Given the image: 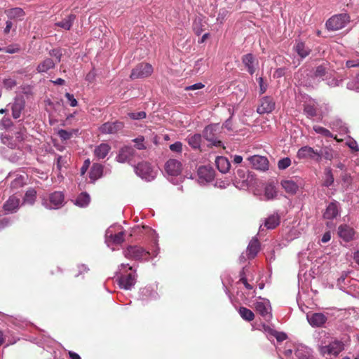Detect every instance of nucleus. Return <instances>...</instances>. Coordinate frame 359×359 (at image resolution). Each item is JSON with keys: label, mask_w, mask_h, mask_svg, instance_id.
Wrapping results in <instances>:
<instances>
[{"label": "nucleus", "mask_w": 359, "mask_h": 359, "mask_svg": "<svg viewBox=\"0 0 359 359\" xmlns=\"http://www.w3.org/2000/svg\"><path fill=\"white\" fill-rule=\"evenodd\" d=\"M276 339L278 341H283L287 339V335L283 332H276V334H274Z\"/></svg>", "instance_id": "obj_62"}, {"label": "nucleus", "mask_w": 359, "mask_h": 359, "mask_svg": "<svg viewBox=\"0 0 359 359\" xmlns=\"http://www.w3.org/2000/svg\"><path fill=\"white\" fill-rule=\"evenodd\" d=\"M203 136L214 146L220 147L222 145V142L216 138V126H206L203 131Z\"/></svg>", "instance_id": "obj_11"}, {"label": "nucleus", "mask_w": 359, "mask_h": 359, "mask_svg": "<svg viewBox=\"0 0 359 359\" xmlns=\"http://www.w3.org/2000/svg\"><path fill=\"white\" fill-rule=\"evenodd\" d=\"M321 158L323 157L327 160H331L333 158L332 150L329 148H325L323 151H320Z\"/></svg>", "instance_id": "obj_50"}, {"label": "nucleus", "mask_w": 359, "mask_h": 359, "mask_svg": "<svg viewBox=\"0 0 359 359\" xmlns=\"http://www.w3.org/2000/svg\"><path fill=\"white\" fill-rule=\"evenodd\" d=\"M304 111L308 117L313 118L317 115L316 108L313 105L306 104L304 106Z\"/></svg>", "instance_id": "obj_45"}, {"label": "nucleus", "mask_w": 359, "mask_h": 359, "mask_svg": "<svg viewBox=\"0 0 359 359\" xmlns=\"http://www.w3.org/2000/svg\"><path fill=\"white\" fill-rule=\"evenodd\" d=\"M307 320L312 327H320L324 325L327 318L322 313H314L307 315Z\"/></svg>", "instance_id": "obj_12"}, {"label": "nucleus", "mask_w": 359, "mask_h": 359, "mask_svg": "<svg viewBox=\"0 0 359 359\" xmlns=\"http://www.w3.org/2000/svg\"><path fill=\"white\" fill-rule=\"evenodd\" d=\"M111 150V147L107 143H102L94 149V155L99 159L105 158Z\"/></svg>", "instance_id": "obj_23"}, {"label": "nucleus", "mask_w": 359, "mask_h": 359, "mask_svg": "<svg viewBox=\"0 0 359 359\" xmlns=\"http://www.w3.org/2000/svg\"><path fill=\"white\" fill-rule=\"evenodd\" d=\"M313 129L316 133L322 135L323 136H324L325 137H333V135L331 133V132L329 130H327V128H323L322 126H314L313 127Z\"/></svg>", "instance_id": "obj_41"}, {"label": "nucleus", "mask_w": 359, "mask_h": 359, "mask_svg": "<svg viewBox=\"0 0 359 359\" xmlns=\"http://www.w3.org/2000/svg\"><path fill=\"white\" fill-rule=\"evenodd\" d=\"M344 349V344L343 341L334 339L327 345L321 344L318 351L321 355L327 359H332V357H337L339 354Z\"/></svg>", "instance_id": "obj_2"}, {"label": "nucleus", "mask_w": 359, "mask_h": 359, "mask_svg": "<svg viewBox=\"0 0 359 359\" xmlns=\"http://www.w3.org/2000/svg\"><path fill=\"white\" fill-rule=\"evenodd\" d=\"M181 163L175 159L168 160L165 165V170L170 175L175 176L180 172Z\"/></svg>", "instance_id": "obj_17"}, {"label": "nucleus", "mask_w": 359, "mask_h": 359, "mask_svg": "<svg viewBox=\"0 0 359 359\" xmlns=\"http://www.w3.org/2000/svg\"><path fill=\"white\" fill-rule=\"evenodd\" d=\"M153 71L154 69L151 65L142 62L132 69L130 77L132 79H145L150 76Z\"/></svg>", "instance_id": "obj_3"}, {"label": "nucleus", "mask_w": 359, "mask_h": 359, "mask_svg": "<svg viewBox=\"0 0 359 359\" xmlns=\"http://www.w3.org/2000/svg\"><path fill=\"white\" fill-rule=\"evenodd\" d=\"M297 156L299 159H312L317 162L321 160L320 151L309 146L301 147L297 151Z\"/></svg>", "instance_id": "obj_5"}, {"label": "nucleus", "mask_w": 359, "mask_h": 359, "mask_svg": "<svg viewBox=\"0 0 359 359\" xmlns=\"http://www.w3.org/2000/svg\"><path fill=\"white\" fill-rule=\"evenodd\" d=\"M54 62L52 59L47 58L41 62L37 67L39 72H46L48 70L54 67Z\"/></svg>", "instance_id": "obj_35"}, {"label": "nucleus", "mask_w": 359, "mask_h": 359, "mask_svg": "<svg viewBox=\"0 0 359 359\" xmlns=\"http://www.w3.org/2000/svg\"><path fill=\"white\" fill-rule=\"evenodd\" d=\"M90 161L89 159H86L83 162V164L82 167L81 168V175H83L86 172V171L88 170V169L90 166Z\"/></svg>", "instance_id": "obj_60"}, {"label": "nucleus", "mask_w": 359, "mask_h": 359, "mask_svg": "<svg viewBox=\"0 0 359 359\" xmlns=\"http://www.w3.org/2000/svg\"><path fill=\"white\" fill-rule=\"evenodd\" d=\"M337 233L344 241L348 242L353 238L355 231L346 224H341L338 227Z\"/></svg>", "instance_id": "obj_15"}, {"label": "nucleus", "mask_w": 359, "mask_h": 359, "mask_svg": "<svg viewBox=\"0 0 359 359\" xmlns=\"http://www.w3.org/2000/svg\"><path fill=\"white\" fill-rule=\"evenodd\" d=\"M339 203L337 201L331 202L326 208L323 217L325 219H333L339 215Z\"/></svg>", "instance_id": "obj_16"}, {"label": "nucleus", "mask_w": 359, "mask_h": 359, "mask_svg": "<svg viewBox=\"0 0 359 359\" xmlns=\"http://www.w3.org/2000/svg\"><path fill=\"white\" fill-rule=\"evenodd\" d=\"M240 276H241V278H240V282H241L244 285L245 287H246V289L248 290H252V287L251 285H250L248 283V280H247V278H245V273H244V271H242L240 273Z\"/></svg>", "instance_id": "obj_56"}, {"label": "nucleus", "mask_w": 359, "mask_h": 359, "mask_svg": "<svg viewBox=\"0 0 359 359\" xmlns=\"http://www.w3.org/2000/svg\"><path fill=\"white\" fill-rule=\"evenodd\" d=\"M280 224V218L278 215H271L265 221L264 226L269 229H275Z\"/></svg>", "instance_id": "obj_36"}, {"label": "nucleus", "mask_w": 359, "mask_h": 359, "mask_svg": "<svg viewBox=\"0 0 359 359\" xmlns=\"http://www.w3.org/2000/svg\"><path fill=\"white\" fill-rule=\"evenodd\" d=\"M20 200L18 197L13 195L4 204L3 208L8 213L17 212L20 207Z\"/></svg>", "instance_id": "obj_14"}, {"label": "nucleus", "mask_w": 359, "mask_h": 359, "mask_svg": "<svg viewBox=\"0 0 359 359\" xmlns=\"http://www.w3.org/2000/svg\"><path fill=\"white\" fill-rule=\"evenodd\" d=\"M135 154V149L130 146H124L120 149L116 156V161L123 163L130 162Z\"/></svg>", "instance_id": "obj_9"}, {"label": "nucleus", "mask_w": 359, "mask_h": 359, "mask_svg": "<svg viewBox=\"0 0 359 359\" xmlns=\"http://www.w3.org/2000/svg\"><path fill=\"white\" fill-rule=\"evenodd\" d=\"M198 175L199 179L205 182H209L214 180L215 172L214 170L207 166H201L198 170Z\"/></svg>", "instance_id": "obj_18"}, {"label": "nucleus", "mask_w": 359, "mask_h": 359, "mask_svg": "<svg viewBox=\"0 0 359 359\" xmlns=\"http://www.w3.org/2000/svg\"><path fill=\"white\" fill-rule=\"evenodd\" d=\"M88 270L84 264H77L70 270V275L72 278H76L83 276Z\"/></svg>", "instance_id": "obj_33"}, {"label": "nucleus", "mask_w": 359, "mask_h": 359, "mask_svg": "<svg viewBox=\"0 0 359 359\" xmlns=\"http://www.w3.org/2000/svg\"><path fill=\"white\" fill-rule=\"evenodd\" d=\"M124 231H120L115 234L110 233V231L107 232V238L108 241L112 242L114 244L122 243L124 241Z\"/></svg>", "instance_id": "obj_31"}, {"label": "nucleus", "mask_w": 359, "mask_h": 359, "mask_svg": "<svg viewBox=\"0 0 359 359\" xmlns=\"http://www.w3.org/2000/svg\"><path fill=\"white\" fill-rule=\"evenodd\" d=\"M327 67L325 65H319L316 68L313 75L316 78H318V77L323 78L325 76V74H327Z\"/></svg>", "instance_id": "obj_43"}, {"label": "nucleus", "mask_w": 359, "mask_h": 359, "mask_svg": "<svg viewBox=\"0 0 359 359\" xmlns=\"http://www.w3.org/2000/svg\"><path fill=\"white\" fill-rule=\"evenodd\" d=\"M3 83L4 87L7 89H11L16 86L15 81L11 78L4 79Z\"/></svg>", "instance_id": "obj_51"}, {"label": "nucleus", "mask_w": 359, "mask_h": 359, "mask_svg": "<svg viewBox=\"0 0 359 359\" xmlns=\"http://www.w3.org/2000/svg\"><path fill=\"white\" fill-rule=\"evenodd\" d=\"M124 124L121 121L106 122L103 123L99 130L103 134H115L123 128Z\"/></svg>", "instance_id": "obj_7"}, {"label": "nucleus", "mask_w": 359, "mask_h": 359, "mask_svg": "<svg viewBox=\"0 0 359 359\" xmlns=\"http://www.w3.org/2000/svg\"><path fill=\"white\" fill-rule=\"evenodd\" d=\"M281 186L289 194H295L299 189L298 185L292 180H283Z\"/></svg>", "instance_id": "obj_29"}, {"label": "nucleus", "mask_w": 359, "mask_h": 359, "mask_svg": "<svg viewBox=\"0 0 359 359\" xmlns=\"http://www.w3.org/2000/svg\"><path fill=\"white\" fill-rule=\"evenodd\" d=\"M26 184L25 178L22 176H20L13 180L11 183V189L13 191L18 190Z\"/></svg>", "instance_id": "obj_39"}, {"label": "nucleus", "mask_w": 359, "mask_h": 359, "mask_svg": "<svg viewBox=\"0 0 359 359\" xmlns=\"http://www.w3.org/2000/svg\"><path fill=\"white\" fill-rule=\"evenodd\" d=\"M103 165L100 163H93L89 173L91 181L95 182L102 177L103 173Z\"/></svg>", "instance_id": "obj_25"}, {"label": "nucleus", "mask_w": 359, "mask_h": 359, "mask_svg": "<svg viewBox=\"0 0 359 359\" xmlns=\"http://www.w3.org/2000/svg\"><path fill=\"white\" fill-rule=\"evenodd\" d=\"M294 50L302 58L306 57L310 53L308 46H294Z\"/></svg>", "instance_id": "obj_44"}, {"label": "nucleus", "mask_w": 359, "mask_h": 359, "mask_svg": "<svg viewBox=\"0 0 359 359\" xmlns=\"http://www.w3.org/2000/svg\"><path fill=\"white\" fill-rule=\"evenodd\" d=\"M276 187L271 183L267 184L264 188V197L266 200H273L276 197Z\"/></svg>", "instance_id": "obj_32"}, {"label": "nucleus", "mask_w": 359, "mask_h": 359, "mask_svg": "<svg viewBox=\"0 0 359 359\" xmlns=\"http://www.w3.org/2000/svg\"><path fill=\"white\" fill-rule=\"evenodd\" d=\"M275 109V102L271 97L266 96L261 99L260 105L257 109L259 114H269Z\"/></svg>", "instance_id": "obj_10"}, {"label": "nucleus", "mask_w": 359, "mask_h": 359, "mask_svg": "<svg viewBox=\"0 0 359 359\" xmlns=\"http://www.w3.org/2000/svg\"><path fill=\"white\" fill-rule=\"evenodd\" d=\"M90 201V196L87 193L83 192L79 195L75 204L79 207L83 208L89 204Z\"/></svg>", "instance_id": "obj_37"}, {"label": "nucleus", "mask_w": 359, "mask_h": 359, "mask_svg": "<svg viewBox=\"0 0 359 359\" xmlns=\"http://www.w3.org/2000/svg\"><path fill=\"white\" fill-rule=\"evenodd\" d=\"M50 55L55 57L58 61H60L62 56V51L59 47L50 50Z\"/></svg>", "instance_id": "obj_52"}, {"label": "nucleus", "mask_w": 359, "mask_h": 359, "mask_svg": "<svg viewBox=\"0 0 359 359\" xmlns=\"http://www.w3.org/2000/svg\"><path fill=\"white\" fill-rule=\"evenodd\" d=\"M186 141L192 149H200L202 137L200 134L189 135L187 137Z\"/></svg>", "instance_id": "obj_27"}, {"label": "nucleus", "mask_w": 359, "mask_h": 359, "mask_svg": "<svg viewBox=\"0 0 359 359\" xmlns=\"http://www.w3.org/2000/svg\"><path fill=\"white\" fill-rule=\"evenodd\" d=\"M255 308L256 311L266 319L269 320L271 318V306L269 305H266L262 302H257L255 304Z\"/></svg>", "instance_id": "obj_20"}, {"label": "nucleus", "mask_w": 359, "mask_h": 359, "mask_svg": "<svg viewBox=\"0 0 359 359\" xmlns=\"http://www.w3.org/2000/svg\"><path fill=\"white\" fill-rule=\"evenodd\" d=\"M204 86H205L204 84H203L202 83H197L187 86L185 88V90L189 91V90H198V89H201V88H204Z\"/></svg>", "instance_id": "obj_57"}, {"label": "nucleus", "mask_w": 359, "mask_h": 359, "mask_svg": "<svg viewBox=\"0 0 359 359\" xmlns=\"http://www.w3.org/2000/svg\"><path fill=\"white\" fill-rule=\"evenodd\" d=\"M242 62L248 69V72L250 74H253L255 72V68L253 66L255 62V57L252 54L248 53L244 55L242 57Z\"/></svg>", "instance_id": "obj_28"}, {"label": "nucleus", "mask_w": 359, "mask_h": 359, "mask_svg": "<svg viewBox=\"0 0 359 359\" xmlns=\"http://www.w3.org/2000/svg\"><path fill=\"white\" fill-rule=\"evenodd\" d=\"M125 256L136 260L148 259L149 252L140 246H129L124 252Z\"/></svg>", "instance_id": "obj_4"}, {"label": "nucleus", "mask_w": 359, "mask_h": 359, "mask_svg": "<svg viewBox=\"0 0 359 359\" xmlns=\"http://www.w3.org/2000/svg\"><path fill=\"white\" fill-rule=\"evenodd\" d=\"M238 313L241 318L246 321L250 322L255 318L254 313L246 307L241 306L238 310Z\"/></svg>", "instance_id": "obj_34"}, {"label": "nucleus", "mask_w": 359, "mask_h": 359, "mask_svg": "<svg viewBox=\"0 0 359 359\" xmlns=\"http://www.w3.org/2000/svg\"><path fill=\"white\" fill-rule=\"evenodd\" d=\"M75 20V15H69L64 19H62L61 21L57 22L55 24V26L61 27L62 29H64L65 30H69L72 22Z\"/></svg>", "instance_id": "obj_30"}, {"label": "nucleus", "mask_w": 359, "mask_h": 359, "mask_svg": "<svg viewBox=\"0 0 359 359\" xmlns=\"http://www.w3.org/2000/svg\"><path fill=\"white\" fill-rule=\"evenodd\" d=\"M25 105V100L22 97H16L12 104V116L14 118H18L24 109Z\"/></svg>", "instance_id": "obj_19"}, {"label": "nucleus", "mask_w": 359, "mask_h": 359, "mask_svg": "<svg viewBox=\"0 0 359 359\" xmlns=\"http://www.w3.org/2000/svg\"><path fill=\"white\" fill-rule=\"evenodd\" d=\"M291 165V160L290 158L286 157L283 158L278 161V168L280 170H285L288 168Z\"/></svg>", "instance_id": "obj_47"}, {"label": "nucleus", "mask_w": 359, "mask_h": 359, "mask_svg": "<svg viewBox=\"0 0 359 359\" xmlns=\"http://www.w3.org/2000/svg\"><path fill=\"white\" fill-rule=\"evenodd\" d=\"M135 172L143 179L150 180L154 178L153 170L148 162L139 163L135 168Z\"/></svg>", "instance_id": "obj_6"}, {"label": "nucleus", "mask_w": 359, "mask_h": 359, "mask_svg": "<svg viewBox=\"0 0 359 359\" xmlns=\"http://www.w3.org/2000/svg\"><path fill=\"white\" fill-rule=\"evenodd\" d=\"M170 149L172 151L180 153L182 151V144L180 142H176L170 145Z\"/></svg>", "instance_id": "obj_53"}, {"label": "nucleus", "mask_w": 359, "mask_h": 359, "mask_svg": "<svg viewBox=\"0 0 359 359\" xmlns=\"http://www.w3.org/2000/svg\"><path fill=\"white\" fill-rule=\"evenodd\" d=\"M259 249L260 245L259 241L256 238L252 239L247 249L248 257L249 259H253L259 252Z\"/></svg>", "instance_id": "obj_24"}, {"label": "nucleus", "mask_w": 359, "mask_h": 359, "mask_svg": "<svg viewBox=\"0 0 359 359\" xmlns=\"http://www.w3.org/2000/svg\"><path fill=\"white\" fill-rule=\"evenodd\" d=\"M144 140V138L143 136L138 137L133 141L136 143L135 147L137 149L142 150L146 149V147L144 146L143 142Z\"/></svg>", "instance_id": "obj_49"}, {"label": "nucleus", "mask_w": 359, "mask_h": 359, "mask_svg": "<svg viewBox=\"0 0 359 359\" xmlns=\"http://www.w3.org/2000/svg\"><path fill=\"white\" fill-rule=\"evenodd\" d=\"M331 239V234H330V231H327V232H325L322 238H321V241L323 243H325L327 242H328Z\"/></svg>", "instance_id": "obj_64"}, {"label": "nucleus", "mask_w": 359, "mask_h": 359, "mask_svg": "<svg viewBox=\"0 0 359 359\" xmlns=\"http://www.w3.org/2000/svg\"><path fill=\"white\" fill-rule=\"evenodd\" d=\"M228 15L229 11L226 8H222L219 11L217 20H220V22H222Z\"/></svg>", "instance_id": "obj_55"}, {"label": "nucleus", "mask_w": 359, "mask_h": 359, "mask_svg": "<svg viewBox=\"0 0 359 359\" xmlns=\"http://www.w3.org/2000/svg\"><path fill=\"white\" fill-rule=\"evenodd\" d=\"M128 116L134 120H140L146 117V113L144 111L131 112L128 114Z\"/></svg>", "instance_id": "obj_48"}, {"label": "nucleus", "mask_w": 359, "mask_h": 359, "mask_svg": "<svg viewBox=\"0 0 359 359\" xmlns=\"http://www.w3.org/2000/svg\"><path fill=\"white\" fill-rule=\"evenodd\" d=\"M346 66L348 68L359 67V53L358 52L352 54L351 58L346 61Z\"/></svg>", "instance_id": "obj_40"}, {"label": "nucleus", "mask_w": 359, "mask_h": 359, "mask_svg": "<svg viewBox=\"0 0 359 359\" xmlns=\"http://www.w3.org/2000/svg\"><path fill=\"white\" fill-rule=\"evenodd\" d=\"M5 13L10 20H22L25 16L23 9L19 7L8 9Z\"/></svg>", "instance_id": "obj_21"}, {"label": "nucleus", "mask_w": 359, "mask_h": 359, "mask_svg": "<svg viewBox=\"0 0 359 359\" xmlns=\"http://www.w3.org/2000/svg\"><path fill=\"white\" fill-rule=\"evenodd\" d=\"M0 51H4L7 53H15L19 51L18 48H9L8 46H6L4 48H0Z\"/></svg>", "instance_id": "obj_63"}, {"label": "nucleus", "mask_w": 359, "mask_h": 359, "mask_svg": "<svg viewBox=\"0 0 359 359\" xmlns=\"http://www.w3.org/2000/svg\"><path fill=\"white\" fill-rule=\"evenodd\" d=\"M65 97L70 102V106L72 107H76L78 104L77 100L74 98V95L72 94H70L69 93H66Z\"/></svg>", "instance_id": "obj_58"}, {"label": "nucleus", "mask_w": 359, "mask_h": 359, "mask_svg": "<svg viewBox=\"0 0 359 359\" xmlns=\"http://www.w3.org/2000/svg\"><path fill=\"white\" fill-rule=\"evenodd\" d=\"M36 198V191L34 189L30 188L29 189L24 196V202L27 203L30 205H33Z\"/></svg>", "instance_id": "obj_38"}, {"label": "nucleus", "mask_w": 359, "mask_h": 359, "mask_svg": "<svg viewBox=\"0 0 359 359\" xmlns=\"http://www.w3.org/2000/svg\"><path fill=\"white\" fill-rule=\"evenodd\" d=\"M248 159L252 168L256 170L265 171L269 169V161L265 156L255 155L249 157Z\"/></svg>", "instance_id": "obj_8"}, {"label": "nucleus", "mask_w": 359, "mask_h": 359, "mask_svg": "<svg viewBox=\"0 0 359 359\" xmlns=\"http://www.w3.org/2000/svg\"><path fill=\"white\" fill-rule=\"evenodd\" d=\"M154 294L155 292L150 287H144L140 292V299L147 301Z\"/></svg>", "instance_id": "obj_42"}, {"label": "nucleus", "mask_w": 359, "mask_h": 359, "mask_svg": "<svg viewBox=\"0 0 359 359\" xmlns=\"http://www.w3.org/2000/svg\"><path fill=\"white\" fill-rule=\"evenodd\" d=\"M58 135L62 140H67L70 139V137H72V133L65 130L60 129L58 131Z\"/></svg>", "instance_id": "obj_54"}, {"label": "nucleus", "mask_w": 359, "mask_h": 359, "mask_svg": "<svg viewBox=\"0 0 359 359\" xmlns=\"http://www.w3.org/2000/svg\"><path fill=\"white\" fill-rule=\"evenodd\" d=\"M136 283V276L133 273L122 275L118 279V284L121 288L130 290Z\"/></svg>", "instance_id": "obj_13"}, {"label": "nucleus", "mask_w": 359, "mask_h": 359, "mask_svg": "<svg viewBox=\"0 0 359 359\" xmlns=\"http://www.w3.org/2000/svg\"><path fill=\"white\" fill-rule=\"evenodd\" d=\"M350 22L351 17L348 13L335 14L326 21L325 27L328 31H337L346 27Z\"/></svg>", "instance_id": "obj_1"}, {"label": "nucleus", "mask_w": 359, "mask_h": 359, "mask_svg": "<svg viewBox=\"0 0 359 359\" xmlns=\"http://www.w3.org/2000/svg\"><path fill=\"white\" fill-rule=\"evenodd\" d=\"M49 201L50 208H57L64 201V195L60 191H55L50 195Z\"/></svg>", "instance_id": "obj_22"}, {"label": "nucleus", "mask_w": 359, "mask_h": 359, "mask_svg": "<svg viewBox=\"0 0 359 359\" xmlns=\"http://www.w3.org/2000/svg\"><path fill=\"white\" fill-rule=\"evenodd\" d=\"M334 182V177L330 169H327L325 171V180L324 181L323 185L328 187L331 186Z\"/></svg>", "instance_id": "obj_46"}, {"label": "nucleus", "mask_w": 359, "mask_h": 359, "mask_svg": "<svg viewBox=\"0 0 359 359\" xmlns=\"http://www.w3.org/2000/svg\"><path fill=\"white\" fill-rule=\"evenodd\" d=\"M258 82H259V86L260 94H263L266 90L267 85L264 83V79L262 77H259L258 79Z\"/></svg>", "instance_id": "obj_59"}, {"label": "nucleus", "mask_w": 359, "mask_h": 359, "mask_svg": "<svg viewBox=\"0 0 359 359\" xmlns=\"http://www.w3.org/2000/svg\"><path fill=\"white\" fill-rule=\"evenodd\" d=\"M66 161H65V158H63L62 156H59L57 158V169L60 170L62 168V166H65V163H66Z\"/></svg>", "instance_id": "obj_61"}, {"label": "nucleus", "mask_w": 359, "mask_h": 359, "mask_svg": "<svg viewBox=\"0 0 359 359\" xmlns=\"http://www.w3.org/2000/svg\"><path fill=\"white\" fill-rule=\"evenodd\" d=\"M215 163L218 170L222 172H227L231 167L229 160L224 156H217L215 159Z\"/></svg>", "instance_id": "obj_26"}]
</instances>
